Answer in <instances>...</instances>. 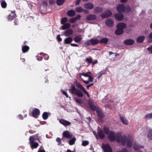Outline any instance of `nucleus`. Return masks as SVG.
I'll return each instance as SVG.
<instances>
[{
  "instance_id": "1",
  "label": "nucleus",
  "mask_w": 152,
  "mask_h": 152,
  "mask_svg": "<svg viewBox=\"0 0 152 152\" xmlns=\"http://www.w3.org/2000/svg\"><path fill=\"white\" fill-rule=\"evenodd\" d=\"M108 138L112 141L116 140L117 142L121 143L123 145H125L126 143L127 146L129 147L132 146L133 141L132 138L127 139L126 135L122 136L120 133L115 134L113 132L110 133Z\"/></svg>"
},
{
  "instance_id": "2",
  "label": "nucleus",
  "mask_w": 152,
  "mask_h": 152,
  "mask_svg": "<svg viewBox=\"0 0 152 152\" xmlns=\"http://www.w3.org/2000/svg\"><path fill=\"white\" fill-rule=\"evenodd\" d=\"M76 87L79 89H77L73 83L70 85L69 88L68 89L69 92L72 94H75L79 97H82L83 96V94L82 92L85 93L88 97L89 96L88 92L85 89L83 86L79 83L76 82Z\"/></svg>"
},
{
  "instance_id": "3",
  "label": "nucleus",
  "mask_w": 152,
  "mask_h": 152,
  "mask_svg": "<svg viewBox=\"0 0 152 152\" xmlns=\"http://www.w3.org/2000/svg\"><path fill=\"white\" fill-rule=\"evenodd\" d=\"M126 24L124 23H120L118 24L117 26V28L115 31V34L117 35H120L122 34L124 32V29L126 28Z\"/></svg>"
},
{
  "instance_id": "4",
  "label": "nucleus",
  "mask_w": 152,
  "mask_h": 152,
  "mask_svg": "<svg viewBox=\"0 0 152 152\" xmlns=\"http://www.w3.org/2000/svg\"><path fill=\"white\" fill-rule=\"evenodd\" d=\"M96 113L99 118L98 120L99 122H101L103 121V120L102 119L104 117V114L102 113V111L99 109V108L96 106Z\"/></svg>"
},
{
  "instance_id": "5",
  "label": "nucleus",
  "mask_w": 152,
  "mask_h": 152,
  "mask_svg": "<svg viewBox=\"0 0 152 152\" xmlns=\"http://www.w3.org/2000/svg\"><path fill=\"white\" fill-rule=\"evenodd\" d=\"M40 114V110L38 109L37 108H34L31 113L32 116L35 118H37Z\"/></svg>"
},
{
  "instance_id": "6",
  "label": "nucleus",
  "mask_w": 152,
  "mask_h": 152,
  "mask_svg": "<svg viewBox=\"0 0 152 152\" xmlns=\"http://www.w3.org/2000/svg\"><path fill=\"white\" fill-rule=\"evenodd\" d=\"M29 140V143L30 145V147L32 149H33L34 148H36L39 146V144L37 142H35L34 140L32 139Z\"/></svg>"
},
{
  "instance_id": "7",
  "label": "nucleus",
  "mask_w": 152,
  "mask_h": 152,
  "mask_svg": "<svg viewBox=\"0 0 152 152\" xmlns=\"http://www.w3.org/2000/svg\"><path fill=\"white\" fill-rule=\"evenodd\" d=\"M102 147L104 152H112V149L109 144H103Z\"/></svg>"
},
{
  "instance_id": "8",
  "label": "nucleus",
  "mask_w": 152,
  "mask_h": 152,
  "mask_svg": "<svg viewBox=\"0 0 152 152\" xmlns=\"http://www.w3.org/2000/svg\"><path fill=\"white\" fill-rule=\"evenodd\" d=\"M59 122L65 126H69L71 124V123L69 121L62 118L59 120Z\"/></svg>"
},
{
  "instance_id": "9",
  "label": "nucleus",
  "mask_w": 152,
  "mask_h": 152,
  "mask_svg": "<svg viewBox=\"0 0 152 152\" xmlns=\"http://www.w3.org/2000/svg\"><path fill=\"white\" fill-rule=\"evenodd\" d=\"M11 12V14L9 15L7 17V19L10 21L13 20L16 17L15 11H12Z\"/></svg>"
},
{
  "instance_id": "10",
  "label": "nucleus",
  "mask_w": 152,
  "mask_h": 152,
  "mask_svg": "<svg viewBox=\"0 0 152 152\" xmlns=\"http://www.w3.org/2000/svg\"><path fill=\"white\" fill-rule=\"evenodd\" d=\"M62 135L63 137L67 139L71 138L72 136V134L68 130L64 131L62 133Z\"/></svg>"
},
{
  "instance_id": "11",
  "label": "nucleus",
  "mask_w": 152,
  "mask_h": 152,
  "mask_svg": "<svg viewBox=\"0 0 152 152\" xmlns=\"http://www.w3.org/2000/svg\"><path fill=\"white\" fill-rule=\"evenodd\" d=\"M112 14V12L110 11L107 10L102 14L101 17L103 18H106L110 16Z\"/></svg>"
},
{
  "instance_id": "12",
  "label": "nucleus",
  "mask_w": 152,
  "mask_h": 152,
  "mask_svg": "<svg viewBox=\"0 0 152 152\" xmlns=\"http://www.w3.org/2000/svg\"><path fill=\"white\" fill-rule=\"evenodd\" d=\"M88 105L89 108L92 110L94 111L95 110V106L94 103L90 100H88Z\"/></svg>"
},
{
  "instance_id": "13",
  "label": "nucleus",
  "mask_w": 152,
  "mask_h": 152,
  "mask_svg": "<svg viewBox=\"0 0 152 152\" xmlns=\"http://www.w3.org/2000/svg\"><path fill=\"white\" fill-rule=\"evenodd\" d=\"M38 135L39 134H34L32 136H30L29 138V140H31V139H32L34 140V141H35V140H37L39 141V142L41 143V142H40V138L38 136Z\"/></svg>"
},
{
  "instance_id": "14",
  "label": "nucleus",
  "mask_w": 152,
  "mask_h": 152,
  "mask_svg": "<svg viewBox=\"0 0 152 152\" xmlns=\"http://www.w3.org/2000/svg\"><path fill=\"white\" fill-rule=\"evenodd\" d=\"M117 10L119 12H124L125 10V7L123 4H119L117 7Z\"/></svg>"
},
{
  "instance_id": "15",
  "label": "nucleus",
  "mask_w": 152,
  "mask_h": 152,
  "mask_svg": "<svg viewBox=\"0 0 152 152\" xmlns=\"http://www.w3.org/2000/svg\"><path fill=\"white\" fill-rule=\"evenodd\" d=\"M105 23L107 26L109 27H111L113 25L114 22L111 19H108L105 21Z\"/></svg>"
},
{
  "instance_id": "16",
  "label": "nucleus",
  "mask_w": 152,
  "mask_h": 152,
  "mask_svg": "<svg viewBox=\"0 0 152 152\" xmlns=\"http://www.w3.org/2000/svg\"><path fill=\"white\" fill-rule=\"evenodd\" d=\"M73 33V31L72 29H69V30H66L64 33V34L66 37H69L70 36L72 35Z\"/></svg>"
},
{
  "instance_id": "17",
  "label": "nucleus",
  "mask_w": 152,
  "mask_h": 152,
  "mask_svg": "<svg viewBox=\"0 0 152 152\" xmlns=\"http://www.w3.org/2000/svg\"><path fill=\"white\" fill-rule=\"evenodd\" d=\"M115 18L119 20H121L124 18V15L121 13H116L115 15Z\"/></svg>"
},
{
  "instance_id": "18",
  "label": "nucleus",
  "mask_w": 152,
  "mask_h": 152,
  "mask_svg": "<svg viewBox=\"0 0 152 152\" xmlns=\"http://www.w3.org/2000/svg\"><path fill=\"white\" fill-rule=\"evenodd\" d=\"M134 41L132 39H127L124 42V44L128 45H133L134 43Z\"/></svg>"
},
{
  "instance_id": "19",
  "label": "nucleus",
  "mask_w": 152,
  "mask_h": 152,
  "mask_svg": "<svg viewBox=\"0 0 152 152\" xmlns=\"http://www.w3.org/2000/svg\"><path fill=\"white\" fill-rule=\"evenodd\" d=\"M67 14L69 17H73L75 15V12L74 10H71L67 11Z\"/></svg>"
},
{
  "instance_id": "20",
  "label": "nucleus",
  "mask_w": 152,
  "mask_h": 152,
  "mask_svg": "<svg viewBox=\"0 0 152 152\" xmlns=\"http://www.w3.org/2000/svg\"><path fill=\"white\" fill-rule=\"evenodd\" d=\"M73 41L72 38L71 37H67L64 40V44H70Z\"/></svg>"
},
{
  "instance_id": "21",
  "label": "nucleus",
  "mask_w": 152,
  "mask_h": 152,
  "mask_svg": "<svg viewBox=\"0 0 152 152\" xmlns=\"http://www.w3.org/2000/svg\"><path fill=\"white\" fill-rule=\"evenodd\" d=\"M84 7L88 9H91L94 7V5L92 4L88 3L84 5Z\"/></svg>"
},
{
  "instance_id": "22",
  "label": "nucleus",
  "mask_w": 152,
  "mask_h": 152,
  "mask_svg": "<svg viewBox=\"0 0 152 152\" xmlns=\"http://www.w3.org/2000/svg\"><path fill=\"white\" fill-rule=\"evenodd\" d=\"M82 39L81 35H77L74 38V40L76 42H78Z\"/></svg>"
},
{
  "instance_id": "23",
  "label": "nucleus",
  "mask_w": 152,
  "mask_h": 152,
  "mask_svg": "<svg viewBox=\"0 0 152 152\" xmlns=\"http://www.w3.org/2000/svg\"><path fill=\"white\" fill-rule=\"evenodd\" d=\"M147 137L149 140H152V129H149L147 134Z\"/></svg>"
},
{
  "instance_id": "24",
  "label": "nucleus",
  "mask_w": 152,
  "mask_h": 152,
  "mask_svg": "<svg viewBox=\"0 0 152 152\" xmlns=\"http://www.w3.org/2000/svg\"><path fill=\"white\" fill-rule=\"evenodd\" d=\"M119 116L121 122L124 124L125 125H127L128 123L125 118L122 116L121 115H120Z\"/></svg>"
},
{
  "instance_id": "25",
  "label": "nucleus",
  "mask_w": 152,
  "mask_h": 152,
  "mask_svg": "<svg viewBox=\"0 0 152 152\" xmlns=\"http://www.w3.org/2000/svg\"><path fill=\"white\" fill-rule=\"evenodd\" d=\"M145 38V37L144 36H140L137 38L136 41L138 43H142Z\"/></svg>"
},
{
  "instance_id": "26",
  "label": "nucleus",
  "mask_w": 152,
  "mask_h": 152,
  "mask_svg": "<svg viewBox=\"0 0 152 152\" xmlns=\"http://www.w3.org/2000/svg\"><path fill=\"white\" fill-rule=\"evenodd\" d=\"M87 20H92L95 19V15L93 14L89 15L86 18Z\"/></svg>"
},
{
  "instance_id": "27",
  "label": "nucleus",
  "mask_w": 152,
  "mask_h": 152,
  "mask_svg": "<svg viewBox=\"0 0 152 152\" xmlns=\"http://www.w3.org/2000/svg\"><path fill=\"white\" fill-rule=\"evenodd\" d=\"M70 26L71 25L69 23H64L62 26V28L63 30L67 29L70 27Z\"/></svg>"
},
{
  "instance_id": "28",
  "label": "nucleus",
  "mask_w": 152,
  "mask_h": 152,
  "mask_svg": "<svg viewBox=\"0 0 152 152\" xmlns=\"http://www.w3.org/2000/svg\"><path fill=\"white\" fill-rule=\"evenodd\" d=\"M29 47L27 45L23 46L22 47V51L23 53L27 52L29 49Z\"/></svg>"
},
{
  "instance_id": "29",
  "label": "nucleus",
  "mask_w": 152,
  "mask_h": 152,
  "mask_svg": "<svg viewBox=\"0 0 152 152\" xmlns=\"http://www.w3.org/2000/svg\"><path fill=\"white\" fill-rule=\"evenodd\" d=\"M76 138L75 137H73L71 139H70L68 141V143L70 145H72L75 144V141H76Z\"/></svg>"
},
{
  "instance_id": "30",
  "label": "nucleus",
  "mask_w": 152,
  "mask_h": 152,
  "mask_svg": "<svg viewBox=\"0 0 152 152\" xmlns=\"http://www.w3.org/2000/svg\"><path fill=\"white\" fill-rule=\"evenodd\" d=\"M143 146H140L137 143H134V148L136 151H138L140 148H143Z\"/></svg>"
},
{
  "instance_id": "31",
  "label": "nucleus",
  "mask_w": 152,
  "mask_h": 152,
  "mask_svg": "<svg viewBox=\"0 0 152 152\" xmlns=\"http://www.w3.org/2000/svg\"><path fill=\"white\" fill-rule=\"evenodd\" d=\"M109 39H108L106 38H104L102 39L100 41V43H104L105 44H107L108 41Z\"/></svg>"
},
{
  "instance_id": "32",
  "label": "nucleus",
  "mask_w": 152,
  "mask_h": 152,
  "mask_svg": "<svg viewBox=\"0 0 152 152\" xmlns=\"http://www.w3.org/2000/svg\"><path fill=\"white\" fill-rule=\"evenodd\" d=\"M1 7L3 8H5L7 7V4L4 0H2L1 3Z\"/></svg>"
},
{
  "instance_id": "33",
  "label": "nucleus",
  "mask_w": 152,
  "mask_h": 152,
  "mask_svg": "<svg viewBox=\"0 0 152 152\" xmlns=\"http://www.w3.org/2000/svg\"><path fill=\"white\" fill-rule=\"evenodd\" d=\"M42 118L45 120H46L48 117V113L47 112H44L42 115Z\"/></svg>"
},
{
  "instance_id": "34",
  "label": "nucleus",
  "mask_w": 152,
  "mask_h": 152,
  "mask_svg": "<svg viewBox=\"0 0 152 152\" xmlns=\"http://www.w3.org/2000/svg\"><path fill=\"white\" fill-rule=\"evenodd\" d=\"M148 39V41L149 42H152V32L147 37Z\"/></svg>"
},
{
  "instance_id": "35",
  "label": "nucleus",
  "mask_w": 152,
  "mask_h": 152,
  "mask_svg": "<svg viewBox=\"0 0 152 152\" xmlns=\"http://www.w3.org/2000/svg\"><path fill=\"white\" fill-rule=\"evenodd\" d=\"M65 0H57L56 4L59 6L61 5L64 3Z\"/></svg>"
},
{
  "instance_id": "36",
  "label": "nucleus",
  "mask_w": 152,
  "mask_h": 152,
  "mask_svg": "<svg viewBox=\"0 0 152 152\" xmlns=\"http://www.w3.org/2000/svg\"><path fill=\"white\" fill-rule=\"evenodd\" d=\"M75 11L78 13H80L83 11V9L81 7H79L76 8Z\"/></svg>"
},
{
  "instance_id": "37",
  "label": "nucleus",
  "mask_w": 152,
  "mask_h": 152,
  "mask_svg": "<svg viewBox=\"0 0 152 152\" xmlns=\"http://www.w3.org/2000/svg\"><path fill=\"white\" fill-rule=\"evenodd\" d=\"M67 21V19L66 17L63 18L61 20V23L64 24Z\"/></svg>"
},
{
  "instance_id": "38",
  "label": "nucleus",
  "mask_w": 152,
  "mask_h": 152,
  "mask_svg": "<svg viewBox=\"0 0 152 152\" xmlns=\"http://www.w3.org/2000/svg\"><path fill=\"white\" fill-rule=\"evenodd\" d=\"M125 11L127 13H129L131 11V8L129 5H127L125 7Z\"/></svg>"
},
{
  "instance_id": "39",
  "label": "nucleus",
  "mask_w": 152,
  "mask_h": 152,
  "mask_svg": "<svg viewBox=\"0 0 152 152\" xmlns=\"http://www.w3.org/2000/svg\"><path fill=\"white\" fill-rule=\"evenodd\" d=\"M102 8L97 7L96 8V13H99L102 12Z\"/></svg>"
},
{
  "instance_id": "40",
  "label": "nucleus",
  "mask_w": 152,
  "mask_h": 152,
  "mask_svg": "<svg viewBox=\"0 0 152 152\" xmlns=\"http://www.w3.org/2000/svg\"><path fill=\"white\" fill-rule=\"evenodd\" d=\"M152 118V113L148 114L145 116V119H148Z\"/></svg>"
},
{
  "instance_id": "41",
  "label": "nucleus",
  "mask_w": 152,
  "mask_h": 152,
  "mask_svg": "<svg viewBox=\"0 0 152 152\" xmlns=\"http://www.w3.org/2000/svg\"><path fill=\"white\" fill-rule=\"evenodd\" d=\"M90 42L91 44L89 42L87 43V45H95V39H91L90 40Z\"/></svg>"
},
{
  "instance_id": "42",
  "label": "nucleus",
  "mask_w": 152,
  "mask_h": 152,
  "mask_svg": "<svg viewBox=\"0 0 152 152\" xmlns=\"http://www.w3.org/2000/svg\"><path fill=\"white\" fill-rule=\"evenodd\" d=\"M75 102L79 104H80L82 102V100L80 99L75 98Z\"/></svg>"
},
{
  "instance_id": "43",
  "label": "nucleus",
  "mask_w": 152,
  "mask_h": 152,
  "mask_svg": "<svg viewBox=\"0 0 152 152\" xmlns=\"http://www.w3.org/2000/svg\"><path fill=\"white\" fill-rule=\"evenodd\" d=\"M69 21L70 23H73L76 22V20L75 17H73L70 18Z\"/></svg>"
},
{
  "instance_id": "44",
  "label": "nucleus",
  "mask_w": 152,
  "mask_h": 152,
  "mask_svg": "<svg viewBox=\"0 0 152 152\" xmlns=\"http://www.w3.org/2000/svg\"><path fill=\"white\" fill-rule=\"evenodd\" d=\"M91 74V73L89 72H86V73H82L81 75L85 77H88L89 75H90Z\"/></svg>"
},
{
  "instance_id": "45",
  "label": "nucleus",
  "mask_w": 152,
  "mask_h": 152,
  "mask_svg": "<svg viewBox=\"0 0 152 152\" xmlns=\"http://www.w3.org/2000/svg\"><path fill=\"white\" fill-rule=\"evenodd\" d=\"M99 134L100 137L101 139H102L104 137V134L102 131H100L99 133Z\"/></svg>"
},
{
  "instance_id": "46",
  "label": "nucleus",
  "mask_w": 152,
  "mask_h": 152,
  "mask_svg": "<svg viewBox=\"0 0 152 152\" xmlns=\"http://www.w3.org/2000/svg\"><path fill=\"white\" fill-rule=\"evenodd\" d=\"M56 141L58 143V145H59L61 144V140L59 137H57L56 140Z\"/></svg>"
},
{
  "instance_id": "47",
  "label": "nucleus",
  "mask_w": 152,
  "mask_h": 152,
  "mask_svg": "<svg viewBox=\"0 0 152 152\" xmlns=\"http://www.w3.org/2000/svg\"><path fill=\"white\" fill-rule=\"evenodd\" d=\"M89 143L88 141H83L82 142V145L83 146H86Z\"/></svg>"
},
{
  "instance_id": "48",
  "label": "nucleus",
  "mask_w": 152,
  "mask_h": 152,
  "mask_svg": "<svg viewBox=\"0 0 152 152\" xmlns=\"http://www.w3.org/2000/svg\"><path fill=\"white\" fill-rule=\"evenodd\" d=\"M105 72H100L99 74L97 77V78L99 79L101 76L102 75L105 74Z\"/></svg>"
},
{
  "instance_id": "49",
  "label": "nucleus",
  "mask_w": 152,
  "mask_h": 152,
  "mask_svg": "<svg viewBox=\"0 0 152 152\" xmlns=\"http://www.w3.org/2000/svg\"><path fill=\"white\" fill-rule=\"evenodd\" d=\"M60 34H58L57 36V39L58 42H60L62 41V39L60 37Z\"/></svg>"
},
{
  "instance_id": "50",
  "label": "nucleus",
  "mask_w": 152,
  "mask_h": 152,
  "mask_svg": "<svg viewBox=\"0 0 152 152\" xmlns=\"http://www.w3.org/2000/svg\"><path fill=\"white\" fill-rule=\"evenodd\" d=\"M86 61L89 64L92 62V59L91 58H86Z\"/></svg>"
},
{
  "instance_id": "51",
  "label": "nucleus",
  "mask_w": 152,
  "mask_h": 152,
  "mask_svg": "<svg viewBox=\"0 0 152 152\" xmlns=\"http://www.w3.org/2000/svg\"><path fill=\"white\" fill-rule=\"evenodd\" d=\"M62 92L64 95L66 96V98H68L69 97V96L66 91H65L64 90H62Z\"/></svg>"
},
{
  "instance_id": "52",
  "label": "nucleus",
  "mask_w": 152,
  "mask_h": 152,
  "mask_svg": "<svg viewBox=\"0 0 152 152\" xmlns=\"http://www.w3.org/2000/svg\"><path fill=\"white\" fill-rule=\"evenodd\" d=\"M104 130L106 134H108L109 133V129L106 127L104 128Z\"/></svg>"
},
{
  "instance_id": "53",
  "label": "nucleus",
  "mask_w": 152,
  "mask_h": 152,
  "mask_svg": "<svg viewBox=\"0 0 152 152\" xmlns=\"http://www.w3.org/2000/svg\"><path fill=\"white\" fill-rule=\"evenodd\" d=\"M43 56L44 59L46 60H48L49 58V56L46 54H44L43 55Z\"/></svg>"
},
{
  "instance_id": "54",
  "label": "nucleus",
  "mask_w": 152,
  "mask_h": 152,
  "mask_svg": "<svg viewBox=\"0 0 152 152\" xmlns=\"http://www.w3.org/2000/svg\"><path fill=\"white\" fill-rule=\"evenodd\" d=\"M81 17V16L80 15L78 14L75 17V19L76 20H79L80 19Z\"/></svg>"
},
{
  "instance_id": "55",
  "label": "nucleus",
  "mask_w": 152,
  "mask_h": 152,
  "mask_svg": "<svg viewBox=\"0 0 152 152\" xmlns=\"http://www.w3.org/2000/svg\"><path fill=\"white\" fill-rule=\"evenodd\" d=\"M117 152H128L127 150L125 148H123L121 151H118Z\"/></svg>"
},
{
  "instance_id": "56",
  "label": "nucleus",
  "mask_w": 152,
  "mask_h": 152,
  "mask_svg": "<svg viewBox=\"0 0 152 152\" xmlns=\"http://www.w3.org/2000/svg\"><path fill=\"white\" fill-rule=\"evenodd\" d=\"M88 77V81H90L91 82H92L93 81V78L90 75Z\"/></svg>"
},
{
  "instance_id": "57",
  "label": "nucleus",
  "mask_w": 152,
  "mask_h": 152,
  "mask_svg": "<svg viewBox=\"0 0 152 152\" xmlns=\"http://www.w3.org/2000/svg\"><path fill=\"white\" fill-rule=\"evenodd\" d=\"M70 45L73 47H78L79 45L78 44L74 43H71Z\"/></svg>"
},
{
  "instance_id": "58",
  "label": "nucleus",
  "mask_w": 152,
  "mask_h": 152,
  "mask_svg": "<svg viewBox=\"0 0 152 152\" xmlns=\"http://www.w3.org/2000/svg\"><path fill=\"white\" fill-rule=\"evenodd\" d=\"M147 50L150 53H152V46L148 48Z\"/></svg>"
},
{
  "instance_id": "59",
  "label": "nucleus",
  "mask_w": 152,
  "mask_h": 152,
  "mask_svg": "<svg viewBox=\"0 0 152 152\" xmlns=\"http://www.w3.org/2000/svg\"><path fill=\"white\" fill-rule=\"evenodd\" d=\"M81 0H77L75 2V4L76 5H78L80 2Z\"/></svg>"
},
{
  "instance_id": "60",
  "label": "nucleus",
  "mask_w": 152,
  "mask_h": 152,
  "mask_svg": "<svg viewBox=\"0 0 152 152\" xmlns=\"http://www.w3.org/2000/svg\"><path fill=\"white\" fill-rule=\"evenodd\" d=\"M49 2L50 4H53L55 3V1L54 0H50Z\"/></svg>"
},
{
  "instance_id": "61",
  "label": "nucleus",
  "mask_w": 152,
  "mask_h": 152,
  "mask_svg": "<svg viewBox=\"0 0 152 152\" xmlns=\"http://www.w3.org/2000/svg\"><path fill=\"white\" fill-rule=\"evenodd\" d=\"M81 79H82V81H83V82L84 83H85V84H87L89 83V81H88V80L85 81V80H84L82 79V78H81Z\"/></svg>"
},
{
  "instance_id": "62",
  "label": "nucleus",
  "mask_w": 152,
  "mask_h": 152,
  "mask_svg": "<svg viewBox=\"0 0 152 152\" xmlns=\"http://www.w3.org/2000/svg\"><path fill=\"white\" fill-rule=\"evenodd\" d=\"M84 13L86 14H88L89 13V11L87 10H83V11Z\"/></svg>"
},
{
  "instance_id": "63",
  "label": "nucleus",
  "mask_w": 152,
  "mask_h": 152,
  "mask_svg": "<svg viewBox=\"0 0 152 152\" xmlns=\"http://www.w3.org/2000/svg\"><path fill=\"white\" fill-rule=\"evenodd\" d=\"M18 118L20 120H23V117L22 115L21 114H19L18 116Z\"/></svg>"
},
{
  "instance_id": "64",
  "label": "nucleus",
  "mask_w": 152,
  "mask_h": 152,
  "mask_svg": "<svg viewBox=\"0 0 152 152\" xmlns=\"http://www.w3.org/2000/svg\"><path fill=\"white\" fill-rule=\"evenodd\" d=\"M38 152H46L44 150H40V149L39 150Z\"/></svg>"
}]
</instances>
